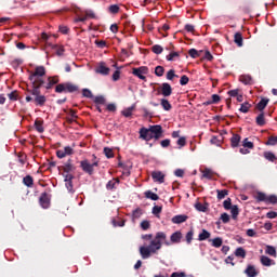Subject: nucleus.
Segmentation results:
<instances>
[{
    "label": "nucleus",
    "mask_w": 277,
    "mask_h": 277,
    "mask_svg": "<svg viewBox=\"0 0 277 277\" xmlns=\"http://www.w3.org/2000/svg\"><path fill=\"white\" fill-rule=\"evenodd\" d=\"M174 77H176V74L174 71V69H170L168 72H167V79L169 81H172L174 79Z\"/></svg>",
    "instance_id": "58"
},
{
    "label": "nucleus",
    "mask_w": 277,
    "mask_h": 277,
    "mask_svg": "<svg viewBox=\"0 0 277 277\" xmlns=\"http://www.w3.org/2000/svg\"><path fill=\"white\" fill-rule=\"evenodd\" d=\"M213 248H222L223 240L222 238H214L211 240Z\"/></svg>",
    "instance_id": "45"
},
{
    "label": "nucleus",
    "mask_w": 277,
    "mask_h": 277,
    "mask_svg": "<svg viewBox=\"0 0 277 277\" xmlns=\"http://www.w3.org/2000/svg\"><path fill=\"white\" fill-rule=\"evenodd\" d=\"M242 146L245 148H248L249 150H252V148H254V143L248 141V138H245L242 142Z\"/></svg>",
    "instance_id": "46"
},
{
    "label": "nucleus",
    "mask_w": 277,
    "mask_h": 277,
    "mask_svg": "<svg viewBox=\"0 0 277 277\" xmlns=\"http://www.w3.org/2000/svg\"><path fill=\"white\" fill-rule=\"evenodd\" d=\"M161 107L164 109V111H170L172 109V104L166 98H162L160 102Z\"/></svg>",
    "instance_id": "36"
},
{
    "label": "nucleus",
    "mask_w": 277,
    "mask_h": 277,
    "mask_svg": "<svg viewBox=\"0 0 277 277\" xmlns=\"http://www.w3.org/2000/svg\"><path fill=\"white\" fill-rule=\"evenodd\" d=\"M179 57H181V53L176 51H172L166 56V60L167 62H176Z\"/></svg>",
    "instance_id": "23"
},
{
    "label": "nucleus",
    "mask_w": 277,
    "mask_h": 277,
    "mask_svg": "<svg viewBox=\"0 0 277 277\" xmlns=\"http://www.w3.org/2000/svg\"><path fill=\"white\" fill-rule=\"evenodd\" d=\"M254 198L258 202H265V205H277V196L276 195H267L265 193L258 192L254 195Z\"/></svg>",
    "instance_id": "5"
},
{
    "label": "nucleus",
    "mask_w": 277,
    "mask_h": 277,
    "mask_svg": "<svg viewBox=\"0 0 277 277\" xmlns=\"http://www.w3.org/2000/svg\"><path fill=\"white\" fill-rule=\"evenodd\" d=\"M186 220H189V216H187V214H179L175 215L171 219V222L173 224H183L185 223Z\"/></svg>",
    "instance_id": "19"
},
{
    "label": "nucleus",
    "mask_w": 277,
    "mask_h": 277,
    "mask_svg": "<svg viewBox=\"0 0 277 277\" xmlns=\"http://www.w3.org/2000/svg\"><path fill=\"white\" fill-rule=\"evenodd\" d=\"M151 179L154 183H159V184L166 183V174L161 171H153Z\"/></svg>",
    "instance_id": "11"
},
{
    "label": "nucleus",
    "mask_w": 277,
    "mask_h": 277,
    "mask_svg": "<svg viewBox=\"0 0 277 277\" xmlns=\"http://www.w3.org/2000/svg\"><path fill=\"white\" fill-rule=\"evenodd\" d=\"M55 92H56V94L66 93V85H65V83L56 84Z\"/></svg>",
    "instance_id": "41"
},
{
    "label": "nucleus",
    "mask_w": 277,
    "mask_h": 277,
    "mask_svg": "<svg viewBox=\"0 0 277 277\" xmlns=\"http://www.w3.org/2000/svg\"><path fill=\"white\" fill-rule=\"evenodd\" d=\"M223 207L226 211H230V208L233 207V200L230 198H227L224 202H223Z\"/></svg>",
    "instance_id": "49"
},
{
    "label": "nucleus",
    "mask_w": 277,
    "mask_h": 277,
    "mask_svg": "<svg viewBox=\"0 0 277 277\" xmlns=\"http://www.w3.org/2000/svg\"><path fill=\"white\" fill-rule=\"evenodd\" d=\"M245 274L248 277H256L259 276V269H256L255 265L249 264L247 268L245 269Z\"/></svg>",
    "instance_id": "15"
},
{
    "label": "nucleus",
    "mask_w": 277,
    "mask_h": 277,
    "mask_svg": "<svg viewBox=\"0 0 277 277\" xmlns=\"http://www.w3.org/2000/svg\"><path fill=\"white\" fill-rule=\"evenodd\" d=\"M54 50H55L56 55H64V47L55 45Z\"/></svg>",
    "instance_id": "60"
},
{
    "label": "nucleus",
    "mask_w": 277,
    "mask_h": 277,
    "mask_svg": "<svg viewBox=\"0 0 277 277\" xmlns=\"http://www.w3.org/2000/svg\"><path fill=\"white\" fill-rule=\"evenodd\" d=\"M221 101H222V97H220V95L213 94L212 101H210V103H212V105H215V104L220 103Z\"/></svg>",
    "instance_id": "59"
},
{
    "label": "nucleus",
    "mask_w": 277,
    "mask_h": 277,
    "mask_svg": "<svg viewBox=\"0 0 277 277\" xmlns=\"http://www.w3.org/2000/svg\"><path fill=\"white\" fill-rule=\"evenodd\" d=\"M181 239H183V234L181 232H175L170 237L171 243H181Z\"/></svg>",
    "instance_id": "22"
},
{
    "label": "nucleus",
    "mask_w": 277,
    "mask_h": 277,
    "mask_svg": "<svg viewBox=\"0 0 277 277\" xmlns=\"http://www.w3.org/2000/svg\"><path fill=\"white\" fill-rule=\"evenodd\" d=\"M108 12H110V14H118V12H120V6H118V4H111L108 8Z\"/></svg>",
    "instance_id": "47"
},
{
    "label": "nucleus",
    "mask_w": 277,
    "mask_h": 277,
    "mask_svg": "<svg viewBox=\"0 0 277 277\" xmlns=\"http://www.w3.org/2000/svg\"><path fill=\"white\" fill-rule=\"evenodd\" d=\"M28 75L30 88L36 94V90H40V88H43L44 82L47 81V67L42 65L36 66L28 71Z\"/></svg>",
    "instance_id": "2"
},
{
    "label": "nucleus",
    "mask_w": 277,
    "mask_h": 277,
    "mask_svg": "<svg viewBox=\"0 0 277 277\" xmlns=\"http://www.w3.org/2000/svg\"><path fill=\"white\" fill-rule=\"evenodd\" d=\"M180 83L181 85H187L189 83V77L187 76H182L181 79H180Z\"/></svg>",
    "instance_id": "61"
},
{
    "label": "nucleus",
    "mask_w": 277,
    "mask_h": 277,
    "mask_svg": "<svg viewBox=\"0 0 277 277\" xmlns=\"http://www.w3.org/2000/svg\"><path fill=\"white\" fill-rule=\"evenodd\" d=\"M163 72H166V69L163 68V66H157L155 68L156 77H163Z\"/></svg>",
    "instance_id": "44"
},
{
    "label": "nucleus",
    "mask_w": 277,
    "mask_h": 277,
    "mask_svg": "<svg viewBox=\"0 0 277 277\" xmlns=\"http://www.w3.org/2000/svg\"><path fill=\"white\" fill-rule=\"evenodd\" d=\"M143 241H149V245H144L140 247V254L142 259H150L153 254H157L161 250V246H171L168 241V236L163 232H158L153 238L151 234H146L142 236Z\"/></svg>",
    "instance_id": "1"
},
{
    "label": "nucleus",
    "mask_w": 277,
    "mask_h": 277,
    "mask_svg": "<svg viewBox=\"0 0 277 277\" xmlns=\"http://www.w3.org/2000/svg\"><path fill=\"white\" fill-rule=\"evenodd\" d=\"M276 144H277V136L276 135L268 136V140L265 143L266 146H276Z\"/></svg>",
    "instance_id": "39"
},
{
    "label": "nucleus",
    "mask_w": 277,
    "mask_h": 277,
    "mask_svg": "<svg viewBox=\"0 0 277 277\" xmlns=\"http://www.w3.org/2000/svg\"><path fill=\"white\" fill-rule=\"evenodd\" d=\"M200 172L202 174V179H208V181H217V179H220V174L207 167L201 168Z\"/></svg>",
    "instance_id": "7"
},
{
    "label": "nucleus",
    "mask_w": 277,
    "mask_h": 277,
    "mask_svg": "<svg viewBox=\"0 0 277 277\" xmlns=\"http://www.w3.org/2000/svg\"><path fill=\"white\" fill-rule=\"evenodd\" d=\"M60 83V76H49L43 84V88L45 90H53V87L57 85Z\"/></svg>",
    "instance_id": "9"
},
{
    "label": "nucleus",
    "mask_w": 277,
    "mask_h": 277,
    "mask_svg": "<svg viewBox=\"0 0 277 277\" xmlns=\"http://www.w3.org/2000/svg\"><path fill=\"white\" fill-rule=\"evenodd\" d=\"M132 75H134V77H137L142 81H146V75H148V67L141 66V67H137V68H133L132 69Z\"/></svg>",
    "instance_id": "8"
},
{
    "label": "nucleus",
    "mask_w": 277,
    "mask_h": 277,
    "mask_svg": "<svg viewBox=\"0 0 277 277\" xmlns=\"http://www.w3.org/2000/svg\"><path fill=\"white\" fill-rule=\"evenodd\" d=\"M82 96H84V98H92L93 96L92 91H90L89 89H83Z\"/></svg>",
    "instance_id": "57"
},
{
    "label": "nucleus",
    "mask_w": 277,
    "mask_h": 277,
    "mask_svg": "<svg viewBox=\"0 0 277 277\" xmlns=\"http://www.w3.org/2000/svg\"><path fill=\"white\" fill-rule=\"evenodd\" d=\"M187 144V138L185 136H182L177 140V146H180V148H183V146H185Z\"/></svg>",
    "instance_id": "56"
},
{
    "label": "nucleus",
    "mask_w": 277,
    "mask_h": 277,
    "mask_svg": "<svg viewBox=\"0 0 277 277\" xmlns=\"http://www.w3.org/2000/svg\"><path fill=\"white\" fill-rule=\"evenodd\" d=\"M60 170L63 174V176L66 179V175L72 174V171L75 170V167L70 162H66L62 167H60Z\"/></svg>",
    "instance_id": "12"
},
{
    "label": "nucleus",
    "mask_w": 277,
    "mask_h": 277,
    "mask_svg": "<svg viewBox=\"0 0 277 277\" xmlns=\"http://www.w3.org/2000/svg\"><path fill=\"white\" fill-rule=\"evenodd\" d=\"M151 51L156 55H161V53H163V47H161L159 44H155L154 47H151Z\"/></svg>",
    "instance_id": "42"
},
{
    "label": "nucleus",
    "mask_w": 277,
    "mask_h": 277,
    "mask_svg": "<svg viewBox=\"0 0 277 277\" xmlns=\"http://www.w3.org/2000/svg\"><path fill=\"white\" fill-rule=\"evenodd\" d=\"M216 194H217L216 196L217 200H224V198L228 196V189H222V190L217 189Z\"/></svg>",
    "instance_id": "37"
},
{
    "label": "nucleus",
    "mask_w": 277,
    "mask_h": 277,
    "mask_svg": "<svg viewBox=\"0 0 277 277\" xmlns=\"http://www.w3.org/2000/svg\"><path fill=\"white\" fill-rule=\"evenodd\" d=\"M145 198L149 199V200H158L159 199V195L153 193V190H147L144 193Z\"/></svg>",
    "instance_id": "34"
},
{
    "label": "nucleus",
    "mask_w": 277,
    "mask_h": 277,
    "mask_svg": "<svg viewBox=\"0 0 277 277\" xmlns=\"http://www.w3.org/2000/svg\"><path fill=\"white\" fill-rule=\"evenodd\" d=\"M90 18H96V14H94L91 10L78 11L76 13L75 23H85V21Z\"/></svg>",
    "instance_id": "6"
},
{
    "label": "nucleus",
    "mask_w": 277,
    "mask_h": 277,
    "mask_svg": "<svg viewBox=\"0 0 277 277\" xmlns=\"http://www.w3.org/2000/svg\"><path fill=\"white\" fill-rule=\"evenodd\" d=\"M77 85L70 83V82H65V93H68V92H77Z\"/></svg>",
    "instance_id": "35"
},
{
    "label": "nucleus",
    "mask_w": 277,
    "mask_h": 277,
    "mask_svg": "<svg viewBox=\"0 0 277 277\" xmlns=\"http://www.w3.org/2000/svg\"><path fill=\"white\" fill-rule=\"evenodd\" d=\"M192 239H194V230H189L186 234V241H187V243H192Z\"/></svg>",
    "instance_id": "63"
},
{
    "label": "nucleus",
    "mask_w": 277,
    "mask_h": 277,
    "mask_svg": "<svg viewBox=\"0 0 277 277\" xmlns=\"http://www.w3.org/2000/svg\"><path fill=\"white\" fill-rule=\"evenodd\" d=\"M160 93L162 94V96H171L172 95V85H170V83L164 82L161 84L160 87Z\"/></svg>",
    "instance_id": "13"
},
{
    "label": "nucleus",
    "mask_w": 277,
    "mask_h": 277,
    "mask_svg": "<svg viewBox=\"0 0 277 277\" xmlns=\"http://www.w3.org/2000/svg\"><path fill=\"white\" fill-rule=\"evenodd\" d=\"M94 166H96V163H90L88 160L81 161V168L83 172H88V174H92L94 172Z\"/></svg>",
    "instance_id": "14"
},
{
    "label": "nucleus",
    "mask_w": 277,
    "mask_h": 277,
    "mask_svg": "<svg viewBox=\"0 0 277 277\" xmlns=\"http://www.w3.org/2000/svg\"><path fill=\"white\" fill-rule=\"evenodd\" d=\"M235 256L243 259L246 256V249H243L242 247L237 248L235 251Z\"/></svg>",
    "instance_id": "40"
},
{
    "label": "nucleus",
    "mask_w": 277,
    "mask_h": 277,
    "mask_svg": "<svg viewBox=\"0 0 277 277\" xmlns=\"http://www.w3.org/2000/svg\"><path fill=\"white\" fill-rule=\"evenodd\" d=\"M234 42L237 47H243V36L241 32H236L234 36Z\"/></svg>",
    "instance_id": "27"
},
{
    "label": "nucleus",
    "mask_w": 277,
    "mask_h": 277,
    "mask_svg": "<svg viewBox=\"0 0 277 277\" xmlns=\"http://www.w3.org/2000/svg\"><path fill=\"white\" fill-rule=\"evenodd\" d=\"M163 211V207L161 206H155L153 208V214L156 215V217H159V214Z\"/></svg>",
    "instance_id": "51"
},
{
    "label": "nucleus",
    "mask_w": 277,
    "mask_h": 277,
    "mask_svg": "<svg viewBox=\"0 0 277 277\" xmlns=\"http://www.w3.org/2000/svg\"><path fill=\"white\" fill-rule=\"evenodd\" d=\"M39 202L42 207V209H49L51 205V200L49 199V195L47 193L41 194L39 198Z\"/></svg>",
    "instance_id": "16"
},
{
    "label": "nucleus",
    "mask_w": 277,
    "mask_h": 277,
    "mask_svg": "<svg viewBox=\"0 0 277 277\" xmlns=\"http://www.w3.org/2000/svg\"><path fill=\"white\" fill-rule=\"evenodd\" d=\"M260 263H262L264 267H272V265H276V261L269 259L267 255H262L260 258Z\"/></svg>",
    "instance_id": "18"
},
{
    "label": "nucleus",
    "mask_w": 277,
    "mask_h": 277,
    "mask_svg": "<svg viewBox=\"0 0 277 277\" xmlns=\"http://www.w3.org/2000/svg\"><path fill=\"white\" fill-rule=\"evenodd\" d=\"M141 228H142V230H148V228H150V222H148V221H143V222L141 223Z\"/></svg>",
    "instance_id": "62"
},
{
    "label": "nucleus",
    "mask_w": 277,
    "mask_h": 277,
    "mask_svg": "<svg viewBox=\"0 0 277 277\" xmlns=\"http://www.w3.org/2000/svg\"><path fill=\"white\" fill-rule=\"evenodd\" d=\"M221 220L223 224H228V222H230V215H228V213H223L221 214Z\"/></svg>",
    "instance_id": "54"
},
{
    "label": "nucleus",
    "mask_w": 277,
    "mask_h": 277,
    "mask_svg": "<svg viewBox=\"0 0 277 277\" xmlns=\"http://www.w3.org/2000/svg\"><path fill=\"white\" fill-rule=\"evenodd\" d=\"M70 155H75V149L70 146H65L64 148L56 150V157H58V159L70 157Z\"/></svg>",
    "instance_id": "10"
},
{
    "label": "nucleus",
    "mask_w": 277,
    "mask_h": 277,
    "mask_svg": "<svg viewBox=\"0 0 277 277\" xmlns=\"http://www.w3.org/2000/svg\"><path fill=\"white\" fill-rule=\"evenodd\" d=\"M104 154L108 159L114 158V149L109 147L104 148Z\"/></svg>",
    "instance_id": "50"
},
{
    "label": "nucleus",
    "mask_w": 277,
    "mask_h": 277,
    "mask_svg": "<svg viewBox=\"0 0 277 277\" xmlns=\"http://www.w3.org/2000/svg\"><path fill=\"white\" fill-rule=\"evenodd\" d=\"M151 133H155L156 141L161 140V137H163V128L156 124L150 126L149 128H141L138 131L140 138L144 140V142H150V140H153Z\"/></svg>",
    "instance_id": "3"
},
{
    "label": "nucleus",
    "mask_w": 277,
    "mask_h": 277,
    "mask_svg": "<svg viewBox=\"0 0 277 277\" xmlns=\"http://www.w3.org/2000/svg\"><path fill=\"white\" fill-rule=\"evenodd\" d=\"M185 273L184 272H175L171 274V277H185Z\"/></svg>",
    "instance_id": "64"
},
{
    "label": "nucleus",
    "mask_w": 277,
    "mask_h": 277,
    "mask_svg": "<svg viewBox=\"0 0 277 277\" xmlns=\"http://www.w3.org/2000/svg\"><path fill=\"white\" fill-rule=\"evenodd\" d=\"M35 129L38 133H44V121L40 119H36Z\"/></svg>",
    "instance_id": "26"
},
{
    "label": "nucleus",
    "mask_w": 277,
    "mask_h": 277,
    "mask_svg": "<svg viewBox=\"0 0 277 277\" xmlns=\"http://www.w3.org/2000/svg\"><path fill=\"white\" fill-rule=\"evenodd\" d=\"M68 116H70V120L71 122H75V120H77L79 117L77 116V110L70 109L68 111Z\"/></svg>",
    "instance_id": "52"
},
{
    "label": "nucleus",
    "mask_w": 277,
    "mask_h": 277,
    "mask_svg": "<svg viewBox=\"0 0 277 277\" xmlns=\"http://www.w3.org/2000/svg\"><path fill=\"white\" fill-rule=\"evenodd\" d=\"M265 254H268V256H273V259H276L277 256V251L274 246L267 245L265 248Z\"/></svg>",
    "instance_id": "25"
},
{
    "label": "nucleus",
    "mask_w": 277,
    "mask_h": 277,
    "mask_svg": "<svg viewBox=\"0 0 277 277\" xmlns=\"http://www.w3.org/2000/svg\"><path fill=\"white\" fill-rule=\"evenodd\" d=\"M251 108L252 104H250L249 102H245L241 104L239 111H241L242 114H248V111H250Z\"/></svg>",
    "instance_id": "33"
},
{
    "label": "nucleus",
    "mask_w": 277,
    "mask_h": 277,
    "mask_svg": "<svg viewBox=\"0 0 277 277\" xmlns=\"http://www.w3.org/2000/svg\"><path fill=\"white\" fill-rule=\"evenodd\" d=\"M8 96L11 101H18V91H13L9 93Z\"/></svg>",
    "instance_id": "55"
},
{
    "label": "nucleus",
    "mask_w": 277,
    "mask_h": 277,
    "mask_svg": "<svg viewBox=\"0 0 277 277\" xmlns=\"http://www.w3.org/2000/svg\"><path fill=\"white\" fill-rule=\"evenodd\" d=\"M264 158L267 159V161H276V155H274V153L272 151H265L264 153Z\"/></svg>",
    "instance_id": "43"
},
{
    "label": "nucleus",
    "mask_w": 277,
    "mask_h": 277,
    "mask_svg": "<svg viewBox=\"0 0 277 277\" xmlns=\"http://www.w3.org/2000/svg\"><path fill=\"white\" fill-rule=\"evenodd\" d=\"M255 122H256V126H258V127H265V124H266V121H265V114H264V113H261V114L256 117Z\"/></svg>",
    "instance_id": "30"
},
{
    "label": "nucleus",
    "mask_w": 277,
    "mask_h": 277,
    "mask_svg": "<svg viewBox=\"0 0 277 277\" xmlns=\"http://www.w3.org/2000/svg\"><path fill=\"white\" fill-rule=\"evenodd\" d=\"M269 104V98L267 97H263L255 106V109H258V111H263V109H265V107H267V105Z\"/></svg>",
    "instance_id": "21"
},
{
    "label": "nucleus",
    "mask_w": 277,
    "mask_h": 277,
    "mask_svg": "<svg viewBox=\"0 0 277 277\" xmlns=\"http://www.w3.org/2000/svg\"><path fill=\"white\" fill-rule=\"evenodd\" d=\"M133 111H135V105L123 109L121 114L124 118H131L133 116Z\"/></svg>",
    "instance_id": "28"
},
{
    "label": "nucleus",
    "mask_w": 277,
    "mask_h": 277,
    "mask_svg": "<svg viewBox=\"0 0 277 277\" xmlns=\"http://www.w3.org/2000/svg\"><path fill=\"white\" fill-rule=\"evenodd\" d=\"M117 185H120V179H118V177L110 180L107 183L106 187H107V189H116Z\"/></svg>",
    "instance_id": "31"
},
{
    "label": "nucleus",
    "mask_w": 277,
    "mask_h": 277,
    "mask_svg": "<svg viewBox=\"0 0 277 277\" xmlns=\"http://www.w3.org/2000/svg\"><path fill=\"white\" fill-rule=\"evenodd\" d=\"M232 217L237 220V215H239V208L237 206H233L230 208Z\"/></svg>",
    "instance_id": "48"
},
{
    "label": "nucleus",
    "mask_w": 277,
    "mask_h": 277,
    "mask_svg": "<svg viewBox=\"0 0 277 277\" xmlns=\"http://www.w3.org/2000/svg\"><path fill=\"white\" fill-rule=\"evenodd\" d=\"M109 70H110L109 67H107V65H105V63L102 62L96 67L95 72H97V75L107 76V75H109Z\"/></svg>",
    "instance_id": "17"
},
{
    "label": "nucleus",
    "mask_w": 277,
    "mask_h": 277,
    "mask_svg": "<svg viewBox=\"0 0 277 277\" xmlns=\"http://www.w3.org/2000/svg\"><path fill=\"white\" fill-rule=\"evenodd\" d=\"M211 237V233H209L207 229H202V232L199 234L198 239L199 241H207Z\"/></svg>",
    "instance_id": "32"
},
{
    "label": "nucleus",
    "mask_w": 277,
    "mask_h": 277,
    "mask_svg": "<svg viewBox=\"0 0 277 277\" xmlns=\"http://www.w3.org/2000/svg\"><path fill=\"white\" fill-rule=\"evenodd\" d=\"M23 183H24V185H26V187H32L34 186V177H31L30 175H27L23 179Z\"/></svg>",
    "instance_id": "38"
},
{
    "label": "nucleus",
    "mask_w": 277,
    "mask_h": 277,
    "mask_svg": "<svg viewBox=\"0 0 277 277\" xmlns=\"http://www.w3.org/2000/svg\"><path fill=\"white\" fill-rule=\"evenodd\" d=\"M188 55H189L190 57H193L194 60H196V57H200V54L198 53V51H197L196 49H190V50L188 51Z\"/></svg>",
    "instance_id": "53"
},
{
    "label": "nucleus",
    "mask_w": 277,
    "mask_h": 277,
    "mask_svg": "<svg viewBox=\"0 0 277 277\" xmlns=\"http://www.w3.org/2000/svg\"><path fill=\"white\" fill-rule=\"evenodd\" d=\"M239 81L243 83L245 85H252L254 83V80L252 79V76L250 75H241L239 77Z\"/></svg>",
    "instance_id": "20"
},
{
    "label": "nucleus",
    "mask_w": 277,
    "mask_h": 277,
    "mask_svg": "<svg viewBox=\"0 0 277 277\" xmlns=\"http://www.w3.org/2000/svg\"><path fill=\"white\" fill-rule=\"evenodd\" d=\"M239 142H241V136L239 134H234L230 138L233 148H237V146H239Z\"/></svg>",
    "instance_id": "29"
},
{
    "label": "nucleus",
    "mask_w": 277,
    "mask_h": 277,
    "mask_svg": "<svg viewBox=\"0 0 277 277\" xmlns=\"http://www.w3.org/2000/svg\"><path fill=\"white\" fill-rule=\"evenodd\" d=\"M28 92H30V94L35 96V98L31 97V95H27L26 103H31L34 101L37 107H44V105H47V96L40 94V89H36V93L34 92V89L28 90Z\"/></svg>",
    "instance_id": "4"
},
{
    "label": "nucleus",
    "mask_w": 277,
    "mask_h": 277,
    "mask_svg": "<svg viewBox=\"0 0 277 277\" xmlns=\"http://www.w3.org/2000/svg\"><path fill=\"white\" fill-rule=\"evenodd\" d=\"M72 179H75L72 174L65 175V185L68 192H72Z\"/></svg>",
    "instance_id": "24"
}]
</instances>
